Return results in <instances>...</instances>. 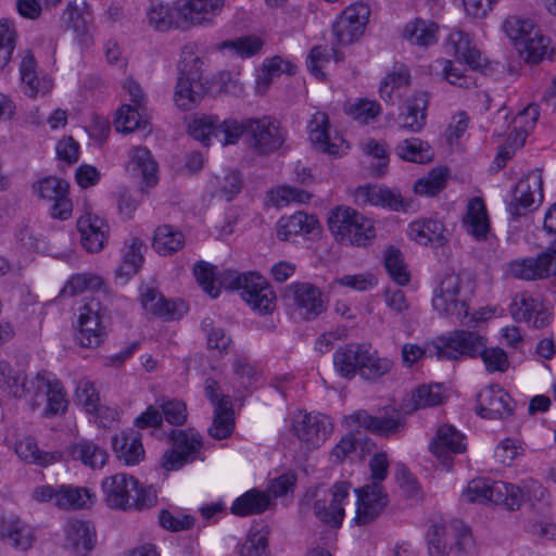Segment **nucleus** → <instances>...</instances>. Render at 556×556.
I'll list each match as a JSON object with an SVG mask.
<instances>
[{
	"label": "nucleus",
	"instance_id": "nucleus-1",
	"mask_svg": "<svg viewBox=\"0 0 556 556\" xmlns=\"http://www.w3.org/2000/svg\"><path fill=\"white\" fill-rule=\"evenodd\" d=\"M101 486L105 504L113 509L143 510L156 503V491L151 485H142L136 478L126 473L106 477Z\"/></svg>",
	"mask_w": 556,
	"mask_h": 556
},
{
	"label": "nucleus",
	"instance_id": "nucleus-2",
	"mask_svg": "<svg viewBox=\"0 0 556 556\" xmlns=\"http://www.w3.org/2000/svg\"><path fill=\"white\" fill-rule=\"evenodd\" d=\"M372 482L355 489L357 495L354 522L365 526L372 522L388 504L381 482L388 477L389 462L386 453L374 455L369 462Z\"/></svg>",
	"mask_w": 556,
	"mask_h": 556
},
{
	"label": "nucleus",
	"instance_id": "nucleus-3",
	"mask_svg": "<svg viewBox=\"0 0 556 556\" xmlns=\"http://www.w3.org/2000/svg\"><path fill=\"white\" fill-rule=\"evenodd\" d=\"M351 484L346 481L336 482L329 491L323 485L308 489L301 506L311 508L323 523L339 528L345 516L344 505L349 502Z\"/></svg>",
	"mask_w": 556,
	"mask_h": 556
},
{
	"label": "nucleus",
	"instance_id": "nucleus-4",
	"mask_svg": "<svg viewBox=\"0 0 556 556\" xmlns=\"http://www.w3.org/2000/svg\"><path fill=\"white\" fill-rule=\"evenodd\" d=\"M220 283L226 289L241 290L242 299L260 314H270L276 307V294L271 286L257 273L225 270Z\"/></svg>",
	"mask_w": 556,
	"mask_h": 556
},
{
	"label": "nucleus",
	"instance_id": "nucleus-5",
	"mask_svg": "<svg viewBox=\"0 0 556 556\" xmlns=\"http://www.w3.org/2000/svg\"><path fill=\"white\" fill-rule=\"evenodd\" d=\"M328 228L336 241L356 247H366L376 237L372 222L349 206H337L330 211Z\"/></svg>",
	"mask_w": 556,
	"mask_h": 556
},
{
	"label": "nucleus",
	"instance_id": "nucleus-6",
	"mask_svg": "<svg viewBox=\"0 0 556 556\" xmlns=\"http://www.w3.org/2000/svg\"><path fill=\"white\" fill-rule=\"evenodd\" d=\"M248 117L238 119L228 117L223 121L217 115H202L193 118L188 126L190 136L208 147L216 139L223 147L237 144L241 138L247 139Z\"/></svg>",
	"mask_w": 556,
	"mask_h": 556
},
{
	"label": "nucleus",
	"instance_id": "nucleus-7",
	"mask_svg": "<svg viewBox=\"0 0 556 556\" xmlns=\"http://www.w3.org/2000/svg\"><path fill=\"white\" fill-rule=\"evenodd\" d=\"M454 348L456 349L455 358L480 357L489 374L505 372L509 368L507 353L498 346L488 348V340L477 331L455 330Z\"/></svg>",
	"mask_w": 556,
	"mask_h": 556
},
{
	"label": "nucleus",
	"instance_id": "nucleus-8",
	"mask_svg": "<svg viewBox=\"0 0 556 556\" xmlns=\"http://www.w3.org/2000/svg\"><path fill=\"white\" fill-rule=\"evenodd\" d=\"M463 496L471 503H493L504 505L509 510L519 509L525 498L521 488L503 481L488 479L471 480Z\"/></svg>",
	"mask_w": 556,
	"mask_h": 556
},
{
	"label": "nucleus",
	"instance_id": "nucleus-9",
	"mask_svg": "<svg viewBox=\"0 0 556 556\" xmlns=\"http://www.w3.org/2000/svg\"><path fill=\"white\" fill-rule=\"evenodd\" d=\"M50 375L48 371H40L28 379L26 376L14 371L9 363L0 362V388L16 399L28 401L31 410L40 406V400L46 386H48Z\"/></svg>",
	"mask_w": 556,
	"mask_h": 556
},
{
	"label": "nucleus",
	"instance_id": "nucleus-10",
	"mask_svg": "<svg viewBox=\"0 0 556 556\" xmlns=\"http://www.w3.org/2000/svg\"><path fill=\"white\" fill-rule=\"evenodd\" d=\"M173 446L162 457V466L167 471L179 470L195 460H204L202 438L193 429L173 430L169 434Z\"/></svg>",
	"mask_w": 556,
	"mask_h": 556
},
{
	"label": "nucleus",
	"instance_id": "nucleus-11",
	"mask_svg": "<svg viewBox=\"0 0 556 556\" xmlns=\"http://www.w3.org/2000/svg\"><path fill=\"white\" fill-rule=\"evenodd\" d=\"M247 143L257 154H269L280 149L286 140V131L271 116L248 117Z\"/></svg>",
	"mask_w": 556,
	"mask_h": 556
},
{
	"label": "nucleus",
	"instance_id": "nucleus-12",
	"mask_svg": "<svg viewBox=\"0 0 556 556\" xmlns=\"http://www.w3.org/2000/svg\"><path fill=\"white\" fill-rule=\"evenodd\" d=\"M432 306L439 314L464 321L468 317V304L462 294V278L447 274L434 290Z\"/></svg>",
	"mask_w": 556,
	"mask_h": 556
},
{
	"label": "nucleus",
	"instance_id": "nucleus-13",
	"mask_svg": "<svg viewBox=\"0 0 556 556\" xmlns=\"http://www.w3.org/2000/svg\"><path fill=\"white\" fill-rule=\"evenodd\" d=\"M285 298L293 313L304 320H313L326 311L321 291L307 282L291 283Z\"/></svg>",
	"mask_w": 556,
	"mask_h": 556
},
{
	"label": "nucleus",
	"instance_id": "nucleus-14",
	"mask_svg": "<svg viewBox=\"0 0 556 556\" xmlns=\"http://www.w3.org/2000/svg\"><path fill=\"white\" fill-rule=\"evenodd\" d=\"M467 450L466 437L452 425H442L429 442V451L443 470L450 471L454 457Z\"/></svg>",
	"mask_w": 556,
	"mask_h": 556
},
{
	"label": "nucleus",
	"instance_id": "nucleus-15",
	"mask_svg": "<svg viewBox=\"0 0 556 556\" xmlns=\"http://www.w3.org/2000/svg\"><path fill=\"white\" fill-rule=\"evenodd\" d=\"M508 311L515 321L526 323L535 329L545 328L552 320V313L542 299L529 291L518 292L509 304Z\"/></svg>",
	"mask_w": 556,
	"mask_h": 556
},
{
	"label": "nucleus",
	"instance_id": "nucleus-16",
	"mask_svg": "<svg viewBox=\"0 0 556 556\" xmlns=\"http://www.w3.org/2000/svg\"><path fill=\"white\" fill-rule=\"evenodd\" d=\"M543 201V178L540 169H533L516 185L513 200L507 206L513 217H520L534 210Z\"/></svg>",
	"mask_w": 556,
	"mask_h": 556
},
{
	"label": "nucleus",
	"instance_id": "nucleus-17",
	"mask_svg": "<svg viewBox=\"0 0 556 556\" xmlns=\"http://www.w3.org/2000/svg\"><path fill=\"white\" fill-rule=\"evenodd\" d=\"M225 7V0H179L177 2L180 29L211 25Z\"/></svg>",
	"mask_w": 556,
	"mask_h": 556
},
{
	"label": "nucleus",
	"instance_id": "nucleus-18",
	"mask_svg": "<svg viewBox=\"0 0 556 556\" xmlns=\"http://www.w3.org/2000/svg\"><path fill=\"white\" fill-rule=\"evenodd\" d=\"M101 306L97 300H89L79 308L78 330L75 340L83 348H97L104 340Z\"/></svg>",
	"mask_w": 556,
	"mask_h": 556
},
{
	"label": "nucleus",
	"instance_id": "nucleus-19",
	"mask_svg": "<svg viewBox=\"0 0 556 556\" xmlns=\"http://www.w3.org/2000/svg\"><path fill=\"white\" fill-rule=\"evenodd\" d=\"M39 198L52 203L50 215L53 218L66 220L71 217L73 204L68 198L70 185L66 180L50 176L39 180L35 186Z\"/></svg>",
	"mask_w": 556,
	"mask_h": 556
},
{
	"label": "nucleus",
	"instance_id": "nucleus-20",
	"mask_svg": "<svg viewBox=\"0 0 556 556\" xmlns=\"http://www.w3.org/2000/svg\"><path fill=\"white\" fill-rule=\"evenodd\" d=\"M455 331L441 336L420 346L414 343H406L402 348L403 364L407 367L413 366L425 356H435L441 361H453L456 349L454 348Z\"/></svg>",
	"mask_w": 556,
	"mask_h": 556
},
{
	"label": "nucleus",
	"instance_id": "nucleus-21",
	"mask_svg": "<svg viewBox=\"0 0 556 556\" xmlns=\"http://www.w3.org/2000/svg\"><path fill=\"white\" fill-rule=\"evenodd\" d=\"M293 429L300 441L307 447H319L331 434L333 425L330 418L323 414H304L294 418Z\"/></svg>",
	"mask_w": 556,
	"mask_h": 556
},
{
	"label": "nucleus",
	"instance_id": "nucleus-22",
	"mask_svg": "<svg viewBox=\"0 0 556 556\" xmlns=\"http://www.w3.org/2000/svg\"><path fill=\"white\" fill-rule=\"evenodd\" d=\"M97 543V530L90 521L71 519L64 526V548L71 554L88 556Z\"/></svg>",
	"mask_w": 556,
	"mask_h": 556
},
{
	"label": "nucleus",
	"instance_id": "nucleus-23",
	"mask_svg": "<svg viewBox=\"0 0 556 556\" xmlns=\"http://www.w3.org/2000/svg\"><path fill=\"white\" fill-rule=\"evenodd\" d=\"M0 540L17 551H28L36 541L35 529L15 514H0Z\"/></svg>",
	"mask_w": 556,
	"mask_h": 556
},
{
	"label": "nucleus",
	"instance_id": "nucleus-24",
	"mask_svg": "<svg viewBox=\"0 0 556 556\" xmlns=\"http://www.w3.org/2000/svg\"><path fill=\"white\" fill-rule=\"evenodd\" d=\"M477 413L488 419H503L511 415V399L498 384L490 386L478 394Z\"/></svg>",
	"mask_w": 556,
	"mask_h": 556
},
{
	"label": "nucleus",
	"instance_id": "nucleus-25",
	"mask_svg": "<svg viewBox=\"0 0 556 556\" xmlns=\"http://www.w3.org/2000/svg\"><path fill=\"white\" fill-rule=\"evenodd\" d=\"M77 229L80 243L87 252L98 253L104 248L110 227L103 218L87 212L78 218Z\"/></svg>",
	"mask_w": 556,
	"mask_h": 556
},
{
	"label": "nucleus",
	"instance_id": "nucleus-26",
	"mask_svg": "<svg viewBox=\"0 0 556 556\" xmlns=\"http://www.w3.org/2000/svg\"><path fill=\"white\" fill-rule=\"evenodd\" d=\"M309 140L313 146L329 155L339 156L343 153L344 139L329 135V119L324 112H316L308 124Z\"/></svg>",
	"mask_w": 556,
	"mask_h": 556
},
{
	"label": "nucleus",
	"instance_id": "nucleus-27",
	"mask_svg": "<svg viewBox=\"0 0 556 556\" xmlns=\"http://www.w3.org/2000/svg\"><path fill=\"white\" fill-rule=\"evenodd\" d=\"M465 231L476 241H486L491 233V222L482 198H471L462 218Z\"/></svg>",
	"mask_w": 556,
	"mask_h": 556
},
{
	"label": "nucleus",
	"instance_id": "nucleus-28",
	"mask_svg": "<svg viewBox=\"0 0 556 556\" xmlns=\"http://www.w3.org/2000/svg\"><path fill=\"white\" fill-rule=\"evenodd\" d=\"M370 8L364 2L348 5L332 24L336 35H358L366 30L370 20Z\"/></svg>",
	"mask_w": 556,
	"mask_h": 556
},
{
	"label": "nucleus",
	"instance_id": "nucleus-29",
	"mask_svg": "<svg viewBox=\"0 0 556 556\" xmlns=\"http://www.w3.org/2000/svg\"><path fill=\"white\" fill-rule=\"evenodd\" d=\"M20 75L23 91L29 98L46 94L53 88V80L48 75H38L37 62L33 52L29 50L25 51L22 58Z\"/></svg>",
	"mask_w": 556,
	"mask_h": 556
},
{
	"label": "nucleus",
	"instance_id": "nucleus-30",
	"mask_svg": "<svg viewBox=\"0 0 556 556\" xmlns=\"http://www.w3.org/2000/svg\"><path fill=\"white\" fill-rule=\"evenodd\" d=\"M205 93L206 86L202 76H178L174 102L177 108L189 111L200 103Z\"/></svg>",
	"mask_w": 556,
	"mask_h": 556
},
{
	"label": "nucleus",
	"instance_id": "nucleus-31",
	"mask_svg": "<svg viewBox=\"0 0 556 556\" xmlns=\"http://www.w3.org/2000/svg\"><path fill=\"white\" fill-rule=\"evenodd\" d=\"M140 302L147 312L164 319L181 317L185 308L184 302L167 301L156 289L149 286L141 287Z\"/></svg>",
	"mask_w": 556,
	"mask_h": 556
},
{
	"label": "nucleus",
	"instance_id": "nucleus-32",
	"mask_svg": "<svg viewBox=\"0 0 556 556\" xmlns=\"http://www.w3.org/2000/svg\"><path fill=\"white\" fill-rule=\"evenodd\" d=\"M428 96L425 92H417L408 98L399 114L401 128L412 132H419L426 125Z\"/></svg>",
	"mask_w": 556,
	"mask_h": 556
},
{
	"label": "nucleus",
	"instance_id": "nucleus-33",
	"mask_svg": "<svg viewBox=\"0 0 556 556\" xmlns=\"http://www.w3.org/2000/svg\"><path fill=\"white\" fill-rule=\"evenodd\" d=\"M519 56L529 64H538L554 54L551 37H510Z\"/></svg>",
	"mask_w": 556,
	"mask_h": 556
},
{
	"label": "nucleus",
	"instance_id": "nucleus-34",
	"mask_svg": "<svg viewBox=\"0 0 556 556\" xmlns=\"http://www.w3.org/2000/svg\"><path fill=\"white\" fill-rule=\"evenodd\" d=\"M509 273L519 279L535 280L555 275L556 266L553 267L548 255L543 252L535 258L529 257L510 262Z\"/></svg>",
	"mask_w": 556,
	"mask_h": 556
},
{
	"label": "nucleus",
	"instance_id": "nucleus-35",
	"mask_svg": "<svg viewBox=\"0 0 556 556\" xmlns=\"http://www.w3.org/2000/svg\"><path fill=\"white\" fill-rule=\"evenodd\" d=\"M408 236L421 245L442 247L447 242L445 226L438 219H420L409 224Z\"/></svg>",
	"mask_w": 556,
	"mask_h": 556
},
{
	"label": "nucleus",
	"instance_id": "nucleus-36",
	"mask_svg": "<svg viewBox=\"0 0 556 556\" xmlns=\"http://www.w3.org/2000/svg\"><path fill=\"white\" fill-rule=\"evenodd\" d=\"M318 228L319 224L316 216L299 211L279 218L277 236L280 240H289L295 236L313 233Z\"/></svg>",
	"mask_w": 556,
	"mask_h": 556
},
{
	"label": "nucleus",
	"instance_id": "nucleus-37",
	"mask_svg": "<svg viewBox=\"0 0 556 556\" xmlns=\"http://www.w3.org/2000/svg\"><path fill=\"white\" fill-rule=\"evenodd\" d=\"M445 47L456 61L467 64L471 70H483L488 66V59L473 43L471 37L448 38Z\"/></svg>",
	"mask_w": 556,
	"mask_h": 556
},
{
	"label": "nucleus",
	"instance_id": "nucleus-38",
	"mask_svg": "<svg viewBox=\"0 0 556 556\" xmlns=\"http://www.w3.org/2000/svg\"><path fill=\"white\" fill-rule=\"evenodd\" d=\"M112 446L117 458L127 466L137 465L144 457V448L139 432L129 431L114 435Z\"/></svg>",
	"mask_w": 556,
	"mask_h": 556
},
{
	"label": "nucleus",
	"instance_id": "nucleus-39",
	"mask_svg": "<svg viewBox=\"0 0 556 556\" xmlns=\"http://www.w3.org/2000/svg\"><path fill=\"white\" fill-rule=\"evenodd\" d=\"M365 343H349L338 349L333 354L336 371L343 378L352 379L359 375Z\"/></svg>",
	"mask_w": 556,
	"mask_h": 556
},
{
	"label": "nucleus",
	"instance_id": "nucleus-40",
	"mask_svg": "<svg viewBox=\"0 0 556 556\" xmlns=\"http://www.w3.org/2000/svg\"><path fill=\"white\" fill-rule=\"evenodd\" d=\"M296 73V65L290 60L283 59L280 55L266 58L263 61L261 73L256 78V92L264 94L276 77L282 74L294 75Z\"/></svg>",
	"mask_w": 556,
	"mask_h": 556
},
{
	"label": "nucleus",
	"instance_id": "nucleus-41",
	"mask_svg": "<svg viewBox=\"0 0 556 556\" xmlns=\"http://www.w3.org/2000/svg\"><path fill=\"white\" fill-rule=\"evenodd\" d=\"M129 166L135 175L141 177L146 187H154L159 182L157 163L146 147L131 150Z\"/></svg>",
	"mask_w": 556,
	"mask_h": 556
},
{
	"label": "nucleus",
	"instance_id": "nucleus-42",
	"mask_svg": "<svg viewBox=\"0 0 556 556\" xmlns=\"http://www.w3.org/2000/svg\"><path fill=\"white\" fill-rule=\"evenodd\" d=\"M350 422L369 430L372 433L390 435L403 428L399 417H377L369 415L366 410H357L350 415Z\"/></svg>",
	"mask_w": 556,
	"mask_h": 556
},
{
	"label": "nucleus",
	"instance_id": "nucleus-43",
	"mask_svg": "<svg viewBox=\"0 0 556 556\" xmlns=\"http://www.w3.org/2000/svg\"><path fill=\"white\" fill-rule=\"evenodd\" d=\"M96 501V494L87 488L71 484L59 485L56 507L60 509H87Z\"/></svg>",
	"mask_w": 556,
	"mask_h": 556
},
{
	"label": "nucleus",
	"instance_id": "nucleus-44",
	"mask_svg": "<svg viewBox=\"0 0 556 556\" xmlns=\"http://www.w3.org/2000/svg\"><path fill=\"white\" fill-rule=\"evenodd\" d=\"M270 505L267 492L253 488L237 497L231 505V513L244 517L264 513Z\"/></svg>",
	"mask_w": 556,
	"mask_h": 556
},
{
	"label": "nucleus",
	"instance_id": "nucleus-45",
	"mask_svg": "<svg viewBox=\"0 0 556 556\" xmlns=\"http://www.w3.org/2000/svg\"><path fill=\"white\" fill-rule=\"evenodd\" d=\"M394 366V362L386 356H380L369 344L365 345L363 358L361 362L359 376L369 381H377L389 374Z\"/></svg>",
	"mask_w": 556,
	"mask_h": 556
},
{
	"label": "nucleus",
	"instance_id": "nucleus-46",
	"mask_svg": "<svg viewBox=\"0 0 556 556\" xmlns=\"http://www.w3.org/2000/svg\"><path fill=\"white\" fill-rule=\"evenodd\" d=\"M331 58L334 60V62L339 63L344 60V54L341 51H339L338 48L334 47H313L306 58L307 71L317 80L326 81L327 74L325 72V68L327 64L330 62Z\"/></svg>",
	"mask_w": 556,
	"mask_h": 556
},
{
	"label": "nucleus",
	"instance_id": "nucleus-47",
	"mask_svg": "<svg viewBox=\"0 0 556 556\" xmlns=\"http://www.w3.org/2000/svg\"><path fill=\"white\" fill-rule=\"evenodd\" d=\"M144 250L146 244L141 239L131 237L126 240L122 250V262L116 269V274L121 277L136 275L143 263Z\"/></svg>",
	"mask_w": 556,
	"mask_h": 556
},
{
	"label": "nucleus",
	"instance_id": "nucleus-48",
	"mask_svg": "<svg viewBox=\"0 0 556 556\" xmlns=\"http://www.w3.org/2000/svg\"><path fill=\"white\" fill-rule=\"evenodd\" d=\"M14 451L22 462L42 467L53 464L60 458V454L58 453L40 451L36 440L30 435L17 440Z\"/></svg>",
	"mask_w": 556,
	"mask_h": 556
},
{
	"label": "nucleus",
	"instance_id": "nucleus-49",
	"mask_svg": "<svg viewBox=\"0 0 556 556\" xmlns=\"http://www.w3.org/2000/svg\"><path fill=\"white\" fill-rule=\"evenodd\" d=\"M358 194L366 203L371 205L387 206L393 211H405L407 206L401 193L389 188L367 186L359 188Z\"/></svg>",
	"mask_w": 556,
	"mask_h": 556
},
{
	"label": "nucleus",
	"instance_id": "nucleus-50",
	"mask_svg": "<svg viewBox=\"0 0 556 556\" xmlns=\"http://www.w3.org/2000/svg\"><path fill=\"white\" fill-rule=\"evenodd\" d=\"M539 115V106L529 104L515 116L514 131L507 139L509 148L519 149L525 144L528 132L534 127Z\"/></svg>",
	"mask_w": 556,
	"mask_h": 556
},
{
	"label": "nucleus",
	"instance_id": "nucleus-51",
	"mask_svg": "<svg viewBox=\"0 0 556 556\" xmlns=\"http://www.w3.org/2000/svg\"><path fill=\"white\" fill-rule=\"evenodd\" d=\"M185 245L184 233L170 225L159 226L153 236L152 247L154 251L163 256L172 255Z\"/></svg>",
	"mask_w": 556,
	"mask_h": 556
},
{
	"label": "nucleus",
	"instance_id": "nucleus-52",
	"mask_svg": "<svg viewBox=\"0 0 556 556\" xmlns=\"http://www.w3.org/2000/svg\"><path fill=\"white\" fill-rule=\"evenodd\" d=\"M394 153L403 161L418 164L429 163L433 159L430 144L416 137L400 141L394 148Z\"/></svg>",
	"mask_w": 556,
	"mask_h": 556
},
{
	"label": "nucleus",
	"instance_id": "nucleus-53",
	"mask_svg": "<svg viewBox=\"0 0 556 556\" xmlns=\"http://www.w3.org/2000/svg\"><path fill=\"white\" fill-rule=\"evenodd\" d=\"M70 453L74 459H79L84 465L93 469L102 468L108 459L105 448L87 439L72 444Z\"/></svg>",
	"mask_w": 556,
	"mask_h": 556
},
{
	"label": "nucleus",
	"instance_id": "nucleus-54",
	"mask_svg": "<svg viewBox=\"0 0 556 556\" xmlns=\"http://www.w3.org/2000/svg\"><path fill=\"white\" fill-rule=\"evenodd\" d=\"M65 15L66 31L85 34L93 29L94 16L89 4L81 2L70 7Z\"/></svg>",
	"mask_w": 556,
	"mask_h": 556
},
{
	"label": "nucleus",
	"instance_id": "nucleus-55",
	"mask_svg": "<svg viewBox=\"0 0 556 556\" xmlns=\"http://www.w3.org/2000/svg\"><path fill=\"white\" fill-rule=\"evenodd\" d=\"M43 394H46L47 397L43 416L54 417L63 415L66 412L68 405L66 392L62 383L55 379L52 374L49 377L48 386H46Z\"/></svg>",
	"mask_w": 556,
	"mask_h": 556
},
{
	"label": "nucleus",
	"instance_id": "nucleus-56",
	"mask_svg": "<svg viewBox=\"0 0 556 556\" xmlns=\"http://www.w3.org/2000/svg\"><path fill=\"white\" fill-rule=\"evenodd\" d=\"M213 192L219 199L231 201L242 189V178L238 170L228 169L211 180Z\"/></svg>",
	"mask_w": 556,
	"mask_h": 556
},
{
	"label": "nucleus",
	"instance_id": "nucleus-57",
	"mask_svg": "<svg viewBox=\"0 0 556 556\" xmlns=\"http://www.w3.org/2000/svg\"><path fill=\"white\" fill-rule=\"evenodd\" d=\"M263 46L264 41L261 37H235L222 42L218 49L220 51L227 50L232 56L248 59L257 54Z\"/></svg>",
	"mask_w": 556,
	"mask_h": 556
},
{
	"label": "nucleus",
	"instance_id": "nucleus-58",
	"mask_svg": "<svg viewBox=\"0 0 556 556\" xmlns=\"http://www.w3.org/2000/svg\"><path fill=\"white\" fill-rule=\"evenodd\" d=\"M103 285L100 276L91 273H79L71 276L62 288L61 296H76L86 291L98 290Z\"/></svg>",
	"mask_w": 556,
	"mask_h": 556
},
{
	"label": "nucleus",
	"instance_id": "nucleus-59",
	"mask_svg": "<svg viewBox=\"0 0 556 556\" xmlns=\"http://www.w3.org/2000/svg\"><path fill=\"white\" fill-rule=\"evenodd\" d=\"M146 110L134 108L130 104H123L116 112L115 128L119 132H131L138 128H146Z\"/></svg>",
	"mask_w": 556,
	"mask_h": 556
},
{
	"label": "nucleus",
	"instance_id": "nucleus-60",
	"mask_svg": "<svg viewBox=\"0 0 556 556\" xmlns=\"http://www.w3.org/2000/svg\"><path fill=\"white\" fill-rule=\"evenodd\" d=\"M446 181L447 169L443 167L433 168L415 182L414 191L422 197H434L445 188Z\"/></svg>",
	"mask_w": 556,
	"mask_h": 556
},
{
	"label": "nucleus",
	"instance_id": "nucleus-61",
	"mask_svg": "<svg viewBox=\"0 0 556 556\" xmlns=\"http://www.w3.org/2000/svg\"><path fill=\"white\" fill-rule=\"evenodd\" d=\"M386 269L391 279L400 286H406L409 282L410 275L404 262L403 253L390 247L383 255Z\"/></svg>",
	"mask_w": 556,
	"mask_h": 556
},
{
	"label": "nucleus",
	"instance_id": "nucleus-62",
	"mask_svg": "<svg viewBox=\"0 0 556 556\" xmlns=\"http://www.w3.org/2000/svg\"><path fill=\"white\" fill-rule=\"evenodd\" d=\"M193 274L204 292L213 299L219 295L220 287H224L220 283V278L224 273L217 278L213 265L204 261H199L194 264Z\"/></svg>",
	"mask_w": 556,
	"mask_h": 556
},
{
	"label": "nucleus",
	"instance_id": "nucleus-63",
	"mask_svg": "<svg viewBox=\"0 0 556 556\" xmlns=\"http://www.w3.org/2000/svg\"><path fill=\"white\" fill-rule=\"evenodd\" d=\"M235 428V419L232 412V403L227 404V407L218 406L214 408V420L208 428V433L212 438L223 440L228 438Z\"/></svg>",
	"mask_w": 556,
	"mask_h": 556
},
{
	"label": "nucleus",
	"instance_id": "nucleus-64",
	"mask_svg": "<svg viewBox=\"0 0 556 556\" xmlns=\"http://www.w3.org/2000/svg\"><path fill=\"white\" fill-rule=\"evenodd\" d=\"M148 21L160 31L180 29V24H178V14L176 13L175 17L173 10L163 3H155L151 5L148 11Z\"/></svg>",
	"mask_w": 556,
	"mask_h": 556
}]
</instances>
